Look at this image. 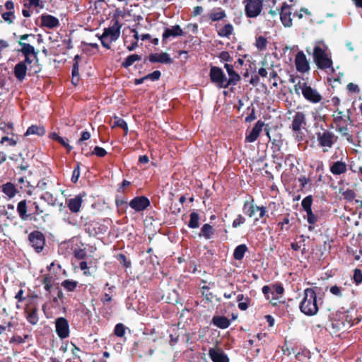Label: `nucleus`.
Listing matches in <instances>:
<instances>
[{
	"mask_svg": "<svg viewBox=\"0 0 362 362\" xmlns=\"http://www.w3.org/2000/svg\"><path fill=\"white\" fill-rule=\"evenodd\" d=\"M121 28L122 25L116 20L111 26L104 29L103 33L99 37L104 47L110 49L112 42H115L119 38Z\"/></svg>",
	"mask_w": 362,
	"mask_h": 362,
	"instance_id": "4",
	"label": "nucleus"
},
{
	"mask_svg": "<svg viewBox=\"0 0 362 362\" xmlns=\"http://www.w3.org/2000/svg\"><path fill=\"white\" fill-rule=\"evenodd\" d=\"M28 3L25 4V6L28 5L29 6L34 7H42V5L40 4V0H27Z\"/></svg>",
	"mask_w": 362,
	"mask_h": 362,
	"instance_id": "58",
	"label": "nucleus"
},
{
	"mask_svg": "<svg viewBox=\"0 0 362 362\" xmlns=\"http://www.w3.org/2000/svg\"><path fill=\"white\" fill-rule=\"evenodd\" d=\"M243 213L249 217H254L257 221L263 218L267 212L264 206H257L253 204V199L251 202H245L243 208Z\"/></svg>",
	"mask_w": 362,
	"mask_h": 362,
	"instance_id": "8",
	"label": "nucleus"
},
{
	"mask_svg": "<svg viewBox=\"0 0 362 362\" xmlns=\"http://www.w3.org/2000/svg\"><path fill=\"white\" fill-rule=\"evenodd\" d=\"M300 310L308 316L315 315L318 312L317 295L313 288H308L304 290V296L300 303Z\"/></svg>",
	"mask_w": 362,
	"mask_h": 362,
	"instance_id": "3",
	"label": "nucleus"
},
{
	"mask_svg": "<svg viewBox=\"0 0 362 362\" xmlns=\"http://www.w3.org/2000/svg\"><path fill=\"white\" fill-rule=\"evenodd\" d=\"M219 58L223 62H229L231 57L228 52H221L219 54Z\"/></svg>",
	"mask_w": 362,
	"mask_h": 362,
	"instance_id": "61",
	"label": "nucleus"
},
{
	"mask_svg": "<svg viewBox=\"0 0 362 362\" xmlns=\"http://www.w3.org/2000/svg\"><path fill=\"white\" fill-rule=\"evenodd\" d=\"M306 213H307V221H308V222L310 224H311V225L315 224L316 221H317V218L315 216V214L313 213L312 211H308Z\"/></svg>",
	"mask_w": 362,
	"mask_h": 362,
	"instance_id": "53",
	"label": "nucleus"
},
{
	"mask_svg": "<svg viewBox=\"0 0 362 362\" xmlns=\"http://www.w3.org/2000/svg\"><path fill=\"white\" fill-rule=\"evenodd\" d=\"M90 138V134L88 131H84L81 134V138L78 141V144H81L84 141L88 140Z\"/></svg>",
	"mask_w": 362,
	"mask_h": 362,
	"instance_id": "55",
	"label": "nucleus"
},
{
	"mask_svg": "<svg viewBox=\"0 0 362 362\" xmlns=\"http://www.w3.org/2000/svg\"><path fill=\"white\" fill-rule=\"evenodd\" d=\"M209 76L211 81L218 88H226L229 86L228 78L221 68L218 66H211L210 69Z\"/></svg>",
	"mask_w": 362,
	"mask_h": 362,
	"instance_id": "7",
	"label": "nucleus"
},
{
	"mask_svg": "<svg viewBox=\"0 0 362 362\" xmlns=\"http://www.w3.org/2000/svg\"><path fill=\"white\" fill-rule=\"evenodd\" d=\"M305 115L302 112H298L293 116L291 128L297 137L301 133V130L306 127Z\"/></svg>",
	"mask_w": 362,
	"mask_h": 362,
	"instance_id": "10",
	"label": "nucleus"
},
{
	"mask_svg": "<svg viewBox=\"0 0 362 362\" xmlns=\"http://www.w3.org/2000/svg\"><path fill=\"white\" fill-rule=\"evenodd\" d=\"M314 60L321 69H325L330 72L334 71L332 67V61L328 52L327 46L322 42H317L313 51Z\"/></svg>",
	"mask_w": 362,
	"mask_h": 362,
	"instance_id": "1",
	"label": "nucleus"
},
{
	"mask_svg": "<svg viewBox=\"0 0 362 362\" xmlns=\"http://www.w3.org/2000/svg\"><path fill=\"white\" fill-rule=\"evenodd\" d=\"M125 331L126 327L122 323H118L115 327L114 332L117 337H122L125 334Z\"/></svg>",
	"mask_w": 362,
	"mask_h": 362,
	"instance_id": "43",
	"label": "nucleus"
},
{
	"mask_svg": "<svg viewBox=\"0 0 362 362\" xmlns=\"http://www.w3.org/2000/svg\"><path fill=\"white\" fill-rule=\"evenodd\" d=\"M354 280L356 284L362 282V272L360 269H356L354 270Z\"/></svg>",
	"mask_w": 362,
	"mask_h": 362,
	"instance_id": "47",
	"label": "nucleus"
},
{
	"mask_svg": "<svg viewBox=\"0 0 362 362\" xmlns=\"http://www.w3.org/2000/svg\"><path fill=\"white\" fill-rule=\"evenodd\" d=\"M247 248L245 245H240L234 250L233 257L237 260H240L243 258Z\"/></svg>",
	"mask_w": 362,
	"mask_h": 362,
	"instance_id": "32",
	"label": "nucleus"
},
{
	"mask_svg": "<svg viewBox=\"0 0 362 362\" xmlns=\"http://www.w3.org/2000/svg\"><path fill=\"white\" fill-rule=\"evenodd\" d=\"M264 123L260 120L257 121L251 132L246 135L245 141L248 143L254 142L259 136V134L264 127Z\"/></svg>",
	"mask_w": 362,
	"mask_h": 362,
	"instance_id": "19",
	"label": "nucleus"
},
{
	"mask_svg": "<svg viewBox=\"0 0 362 362\" xmlns=\"http://www.w3.org/2000/svg\"><path fill=\"white\" fill-rule=\"evenodd\" d=\"M344 199L351 202L354 199L356 194L352 189H347L346 190L341 192Z\"/></svg>",
	"mask_w": 362,
	"mask_h": 362,
	"instance_id": "45",
	"label": "nucleus"
},
{
	"mask_svg": "<svg viewBox=\"0 0 362 362\" xmlns=\"http://www.w3.org/2000/svg\"><path fill=\"white\" fill-rule=\"evenodd\" d=\"M77 281L69 279L64 280L62 283V286L68 291H74L77 286Z\"/></svg>",
	"mask_w": 362,
	"mask_h": 362,
	"instance_id": "39",
	"label": "nucleus"
},
{
	"mask_svg": "<svg viewBox=\"0 0 362 362\" xmlns=\"http://www.w3.org/2000/svg\"><path fill=\"white\" fill-rule=\"evenodd\" d=\"M225 17H226L225 11L220 8H218L216 9L211 11V12L209 13V18L213 21H217L221 20Z\"/></svg>",
	"mask_w": 362,
	"mask_h": 362,
	"instance_id": "30",
	"label": "nucleus"
},
{
	"mask_svg": "<svg viewBox=\"0 0 362 362\" xmlns=\"http://www.w3.org/2000/svg\"><path fill=\"white\" fill-rule=\"evenodd\" d=\"M45 134L44 126L42 125H31L29 127L25 134V136L29 135H38L43 136Z\"/></svg>",
	"mask_w": 362,
	"mask_h": 362,
	"instance_id": "29",
	"label": "nucleus"
},
{
	"mask_svg": "<svg viewBox=\"0 0 362 362\" xmlns=\"http://www.w3.org/2000/svg\"><path fill=\"white\" fill-rule=\"evenodd\" d=\"M209 355L213 362H229V358L220 348H211Z\"/></svg>",
	"mask_w": 362,
	"mask_h": 362,
	"instance_id": "17",
	"label": "nucleus"
},
{
	"mask_svg": "<svg viewBox=\"0 0 362 362\" xmlns=\"http://www.w3.org/2000/svg\"><path fill=\"white\" fill-rule=\"evenodd\" d=\"M28 321L32 325H36L38 322V317L35 311L30 313L27 316Z\"/></svg>",
	"mask_w": 362,
	"mask_h": 362,
	"instance_id": "46",
	"label": "nucleus"
},
{
	"mask_svg": "<svg viewBox=\"0 0 362 362\" xmlns=\"http://www.w3.org/2000/svg\"><path fill=\"white\" fill-rule=\"evenodd\" d=\"M21 46V52L24 56H33L35 59H37V52L33 46L30 44L19 41Z\"/></svg>",
	"mask_w": 362,
	"mask_h": 362,
	"instance_id": "25",
	"label": "nucleus"
},
{
	"mask_svg": "<svg viewBox=\"0 0 362 362\" xmlns=\"http://www.w3.org/2000/svg\"><path fill=\"white\" fill-rule=\"evenodd\" d=\"M160 71H154L153 72L148 74L146 76V79H150L152 81H157L160 77Z\"/></svg>",
	"mask_w": 362,
	"mask_h": 362,
	"instance_id": "50",
	"label": "nucleus"
},
{
	"mask_svg": "<svg viewBox=\"0 0 362 362\" xmlns=\"http://www.w3.org/2000/svg\"><path fill=\"white\" fill-rule=\"evenodd\" d=\"M316 137L319 146L325 148L324 152L331 148L337 141V136L327 129H322V132H317Z\"/></svg>",
	"mask_w": 362,
	"mask_h": 362,
	"instance_id": "6",
	"label": "nucleus"
},
{
	"mask_svg": "<svg viewBox=\"0 0 362 362\" xmlns=\"http://www.w3.org/2000/svg\"><path fill=\"white\" fill-rule=\"evenodd\" d=\"M150 205V201L145 197H136L130 202L129 206L136 211L145 210Z\"/></svg>",
	"mask_w": 362,
	"mask_h": 362,
	"instance_id": "15",
	"label": "nucleus"
},
{
	"mask_svg": "<svg viewBox=\"0 0 362 362\" xmlns=\"http://www.w3.org/2000/svg\"><path fill=\"white\" fill-rule=\"evenodd\" d=\"M30 56H25V60L23 62H21L20 63H25V66H28L29 68V70L31 69V64L33 62V61L35 60V59L33 58V59H30ZM35 63H37V59H35Z\"/></svg>",
	"mask_w": 362,
	"mask_h": 362,
	"instance_id": "59",
	"label": "nucleus"
},
{
	"mask_svg": "<svg viewBox=\"0 0 362 362\" xmlns=\"http://www.w3.org/2000/svg\"><path fill=\"white\" fill-rule=\"evenodd\" d=\"M56 332L59 337L65 339L69 334V322L64 317H59L55 322Z\"/></svg>",
	"mask_w": 362,
	"mask_h": 362,
	"instance_id": "13",
	"label": "nucleus"
},
{
	"mask_svg": "<svg viewBox=\"0 0 362 362\" xmlns=\"http://www.w3.org/2000/svg\"><path fill=\"white\" fill-rule=\"evenodd\" d=\"M267 45V38L264 36H259L256 38L255 46L259 50H263Z\"/></svg>",
	"mask_w": 362,
	"mask_h": 362,
	"instance_id": "40",
	"label": "nucleus"
},
{
	"mask_svg": "<svg viewBox=\"0 0 362 362\" xmlns=\"http://www.w3.org/2000/svg\"><path fill=\"white\" fill-rule=\"evenodd\" d=\"M332 117V128H334L342 136H345L348 142L352 144L353 136L349 134L348 127L351 122L349 116L341 111L335 110Z\"/></svg>",
	"mask_w": 362,
	"mask_h": 362,
	"instance_id": "2",
	"label": "nucleus"
},
{
	"mask_svg": "<svg viewBox=\"0 0 362 362\" xmlns=\"http://www.w3.org/2000/svg\"><path fill=\"white\" fill-rule=\"evenodd\" d=\"M330 292L332 294H333L334 296H338V297H341L342 296V293H341V288L337 286H333L330 288Z\"/></svg>",
	"mask_w": 362,
	"mask_h": 362,
	"instance_id": "52",
	"label": "nucleus"
},
{
	"mask_svg": "<svg viewBox=\"0 0 362 362\" xmlns=\"http://www.w3.org/2000/svg\"><path fill=\"white\" fill-rule=\"evenodd\" d=\"M5 141L8 142V144L10 146H15L16 144V141L13 140V139H10L8 136H4L2 137L1 140V143L4 144Z\"/></svg>",
	"mask_w": 362,
	"mask_h": 362,
	"instance_id": "63",
	"label": "nucleus"
},
{
	"mask_svg": "<svg viewBox=\"0 0 362 362\" xmlns=\"http://www.w3.org/2000/svg\"><path fill=\"white\" fill-rule=\"evenodd\" d=\"M224 68L226 69L229 76L228 78V86L235 85L240 80V76L234 71V68L232 64H225Z\"/></svg>",
	"mask_w": 362,
	"mask_h": 362,
	"instance_id": "22",
	"label": "nucleus"
},
{
	"mask_svg": "<svg viewBox=\"0 0 362 362\" xmlns=\"http://www.w3.org/2000/svg\"><path fill=\"white\" fill-rule=\"evenodd\" d=\"M17 211H18V213L20 216V217L25 220L27 218L28 216H27V206H26V201L25 200H23V201H21L18 204V206H17Z\"/></svg>",
	"mask_w": 362,
	"mask_h": 362,
	"instance_id": "34",
	"label": "nucleus"
},
{
	"mask_svg": "<svg viewBox=\"0 0 362 362\" xmlns=\"http://www.w3.org/2000/svg\"><path fill=\"white\" fill-rule=\"evenodd\" d=\"M1 187V191L8 197V199L13 198L18 192L16 186L12 182H6Z\"/></svg>",
	"mask_w": 362,
	"mask_h": 362,
	"instance_id": "27",
	"label": "nucleus"
},
{
	"mask_svg": "<svg viewBox=\"0 0 362 362\" xmlns=\"http://www.w3.org/2000/svg\"><path fill=\"white\" fill-rule=\"evenodd\" d=\"M295 65L296 70L300 73H305L310 70L309 62L303 52H298L295 57Z\"/></svg>",
	"mask_w": 362,
	"mask_h": 362,
	"instance_id": "14",
	"label": "nucleus"
},
{
	"mask_svg": "<svg viewBox=\"0 0 362 362\" xmlns=\"http://www.w3.org/2000/svg\"><path fill=\"white\" fill-rule=\"evenodd\" d=\"M86 251L83 249H78V250H76L74 251V256L77 259H83L86 257Z\"/></svg>",
	"mask_w": 362,
	"mask_h": 362,
	"instance_id": "60",
	"label": "nucleus"
},
{
	"mask_svg": "<svg viewBox=\"0 0 362 362\" xmlns=\"http://www.w3.org/2000/svg\"><path fill=\"white\" fill-rule=\"evenodd\" d=\"M183 31L180 26L178 25H174L171 28H165L163 33V41H165L170 37H179L182 35Z\"/></svg>",
	"mask_w": 362,
	"mask_h": 362,
	"instance_id": "21",
	"label": "nucleus"
},
{
	"mask_svg": "<svg viewBox=\"0 0 362 362\" xmlns=\"http://www.w3.org/2000/svg\"><path fill=\"white\" fill-rule=\"evenodd\" d=\"M233 32V27L231 24L228 23L225 25L221 29L218 31V35L222 37H228Z\"/></svg>",
	"mask_w": 362,
	"mask_h": 362,
	"instance_id": "33",
	"label": "nucleus"
},
{
	"mask_svg": "<svg viewBox=\"0 0 362 362\" xmlns=\"http://www.w3.org/2000/svg\"><path fill=\"white\" fill-rule=\"evenodd\" d=\"M212 321L215 326L221 329H226L230 325V320L224 316H215Z\"/></svg>",
	"mask_w": 362,
	"mask_h": 362,
	"instance_id": "28",
	"label": "nucleus"
},
{
	"mask_svg": "<svg viewBox=\"0 0 362 362\" xmlns=\"http://www.w3.org/2000/svg\"><path fill=\"white\" fill-rule=\"evenodd\" d=\"M347 170L346 164L342 161L334 162L330 167V171L333 175H341Z\"/></svg>",
	"mask_w": 362,
	"mask_h": 362,
	"instance_id": "26",
	"label": "nucleus"
},
{
	"mask_svg": "<svg viewBox=\"0 0 362 362\" xmlns=\"http://www.w3.org/2000/svg\"><path fill=\"white\" fill-rule=\"evenodd\" d=\"M40 199L47 202L50 205L55 204L56 199L50 192H45L41 195Z\"/></svg>",
	"mask_w": 362,
	"mask_h": 362,
	"instance_id": "42",
	"label": "nucleus"
},
{
	"mask_svg": "<svg viewBox=\"0 0 362 362\" xmlns=\"http://www.w3.org/2000/svg\"><path fill=\"white\" fill-rule=\"evenodd\" d=\"M245 14L248 18L258 16L262 9L263 0H244Z\"/></svg>",
	"mask_w": 362,
	"mask_h": 362,
	"instance_id": "9",
	"label": "nucleus"
},
{
	"mask_svg": "<svg viewBox=\"0 0 362 362\" xmlns=\"http://www.w3.org/2000/svg\"><path fill=\"white\" fill-rule=\"evenodd\" d=\"M313 199L311 196H308L304 198L301 202V205L304 210L308 212L312 211L311 205H312Z\"/></svg>",
	"mask_w": 362,
	"mask_h": 362,
	"instance_id": "44",
	"label": "nucleus"
},
{
	"mask_svg": "<svg viewBox=\"0 0 362 362\" xmlns=\"http://www.w3.org/2000/svg\"><path fill=\"white\" fill-rule=\"evenodd\" d=\"M119 127L124 130L125 134L128 133V127L127 122L122 118L117 116L114 117V123L112 127Z\"/></svg>",
	"mask_w": 362,
	"mask_h": 362,
	"instance_id": "37",
	"label": "nucleus"
},
{
	"mask_svg": "<svg viewBox=\"0 0 362 362\" xmlns=\"http://www.w3.org/2000/svg\"><path fill=\"white\" fill-rule=\"evenodd\" d=\"M214 234V229L209 224H204L202 229L200 235L204 237L206 239H210Z\"/></svg>",
	"mask_w": 362,
	"mask_h": 362,
	"instance_id": "35",
	"label": "nucleus"
},
{
	"mask_svg": "<svg viewBox=\"0 0 362 362\" xmlns=\"http://www.w3.org/2000/svg\"><path fill=\"white\" fill-rule=\"evenodd\" d=\"M291 6L286 3H284L281 7L280 18L282 23L286 27H290L292 25V19L291 18Z\"/></svg>",
	"mask_w": 362,
	"mask_h": 362,
	"instance_id": "18",
	"label": "nucleus"
},
{
	"mask_svg": "<svg viewBox=\"0 0 362 362\" xmlns=\"http://www.w3.org/2000/svg\"><path fill=\"white\" fill-rule=\"evenodd\" d=\"M79 268L83 271V274L85 275H88L89 274V271H88V264L86 262H81L80 264H79Z\"/></svg>",
	"mask_w": 362,
	"mask_h": 362,
	"instance_id": "62",
	"label": "nucleus"
},
{
	"mask_svg": "<svg viewBox=\"0 0 362 362\" xmlns=\"http://www.w3.org/2000/svg\"><path fill=\"white\" fill-rule=\"evenodd\" d=\"M79 175H80V170H79V165L78 164L77 166L74 168V170L73 171V175L71 177L72 182H76L78 181Z\"/></svg>",
	"mask_w": 362,
	"mask_h": 362,
	"instance_id": "56",
	"label": "nucleus"
},
{
	"mask_svg": "<svg viewBox=\"0 0 362 362\" xmlns=\"http://www.w3.org/2000/svg\"><path fill=\"white\" fill-rule=\"evenodd\" d=\"M262 293L267 300L272 301L273 300H278L284 293V288L281 285L275 284L272 287L269 286H264L262 287Z\"/></svg>",
	"mask_w": 362,
	"mask_h": 362,
	"instance_id": "11",
	"label": "nucleus"
},
{
	"mask_svg": "<svg viewBox=\"0 0 362 362\" xmlns=\"http://www.w3.org/2000/svg\"><path fill=\"white\" fill-rule=\"evenodd\" d=\"M141 59V57L138 54H132L128 56L124 62H122V66L124 67H129L132 66L135 62L139 61Z\"/></svg>",
	"mask_w": 362,
	"mask_h": 362,
	"instance_id": "36",
	"label": "nucleus"
},
{
	"mask_svg": "<svg viewBox=\"0 0 362 362\" xmlns=\"http://www.w3.org/2000/svg\"><path fill=\"white\" fill-rule=\"evenodd\" d=\"M2 18L5 21H7L11 23L13 21V19L14 18V16L13 12L8 11L2 14Z\"/></svg>",
	"mask_w": 362,
	"mask_h": 362,
	"instance_id": "54",
	"label": "nucleus"
},
{
	"mask_svg": "<svg viewBox=\"0 0 362 362\" xmlns=\"http://www.w3.org/2000/svg\"><path fill=\"white\" fill-rule=\"evenodd\" d=\"M295 90L296 91L300 90L303 97L312 103H320L322 100V95L318 93V91L308 86L305 82L299 81L295 85Z\"/></svg>",
	"mask_w": 362,
	"mask_h": 362,
	"instance_id": "5",
	"label": "nucleus"
},
{
	"mask_svg": "<svg viewBox=\"0 0 362 362\" xmlns=\"http://www.w3.org/2000/svg\"><path fill=\"white\" fill-rule=\"evenodd\" d=\"M79 76L78 73V64L77 62H76L72 68V81L74 82V78H77Z\"/></svg>",
	"mask_w": 362,
	"mask_h": 362,
	"instance_id": "57",
	"label": "nucleus"
},
{
	"mask_svg": "<svg viewBox=\"0 0 362 362\" xmlns=\"http://www.w3.org/2000/svg\"><path fill=\"white\" fill-rule=\"evenodd\" d=\"M93 154H95L98 157H104L107 154V151L102 147L95 146L93 151Z\"/></svg>",
	"mask_w": 362,
	"mask_h": 362,
	"instance_id": "49",
	"label": "nucleus"
},
{
	"mask_svg": "<svg viewBox=\"0 0 362 362\" xmlns=\"http://www.w3.org/2000/svg\"><path fill=\"white\" fill-rule=\"evenodd\" d=\"M82 202V197L77 195L74 198L68 200L67 206L71 212L78 213L80 211Z\"/></svg>",
	"mask_w": 362,
	"mask_h": 362,
	"instance_id": "23",
	"label": "nucleus"
},
{
	"mask_svg": "<svg viewBox=\"0 0 362 362\" xmlns=\"http://www.w3.org/2000/svg\"><path fill=\"white\" fill-rule=\"evenodd\" d=\"M199 216L197 213L192 212L190 214V219L188 226L191 228H197L199 226Z\"/></svg>",
	"mask_w": 362,
	"mask_h": 362,
	"instance_id": "38",
	"label": "nucleus"
},
{
	"mask_svg": "<svg viewBox=\"0 0 362 362\" xmlns=\"http://www.w3.org/2000/svg\"><path fill=\"white\" fill-rule=\"evenodd\" d=\"M245 221V218L242 215H238L235 219L233 221V227L237 228L242 224H243Z\"/></svg>",
	"mask_w": 362,
	"mask_h": 362,
	"instance_id": "48",
	"label": "nucleus"
},
{
	"mask_svg": "<svg viewBox=\"0 0 362 362\" xmlns=\"http://www.w3.org/2000/svg\"><path fill=\"white\" fill-rule=\"evenodd\" d=\"M347 88L348 89L350 90V91H353V92H355V93H357L359 91V88H358V86L354 83H350L348 84L347 86Z\"/></svg>",
	"mask_w": 362,
	"mask_h": 362,
	"instance_id": "64",
	"label": "nucleus"
},
{
	"mask_svg": "<svg viewBox=\"0 0 362 362\" xmlns=\"http://www.w3.org/2000/svg\"><path fill=\"white\" fill-rule=\"evenodd\" d=\"M50 138L60 143L64 147H65L67 149L68 151H70L72 149V147L68 143V139L61 137L57 133H52L50 134Z\"/></svg>",
	"mask_w": 362,
	"mask_h": 362,
	"instance_id": "31",
	"label": "nucleus"
},
{
	"mask_svg": "<svg viewBox=\"0 0 362 362\" xmlns=\"http://www.w3.org/2000/svg\"><path fill=\"white\" fill-rule=\"evenodd\" d=\"M24 64L25 63H18L14 67V75L20 81L25 79L26 71L29 70V68L25 66Z\"/></svg>",
	"mask_w": 362,
	"mask_h": 362,
	"instance_id": "24",
	"label": "nucleus"
},
{
	"mask_svg": "<svg viewBox=\"0 0 362 362\" xmlns=\"http://www.w3.org/2000/svg\"><path fill=\"white\" fill-rule=\"evenodd\" d=\"M42 284L44 285L45 289L47 291L50 292L51 288H52V285H53L52 276H51L49 275L45 276L43 278V280H42Z\"/></svg>",
	"mask_w": 362,
	"mask_h": 362,
	"instance_id": "41",
	"label": "nucleus"
},
{
	"mask_svg": "<svg viewBox=\"0 0 362 362\" xmlns=\"http://www.w3.org/2000/svg\"><path fill=\"white\" fill-rule=\"evenodd\" d=\"M40 21L41 27H45L49 29H54L59 25V19L49 14H42L40 16Z\"/></svg>",
	"mask_w": 362,
	"mask_h": 362,
	"instance_id": "16",
	"label": "nucleus"
},
{
	"mask_svg": "<svg viewBox=\"0 0 362 362\" xmlns=\"http://www.w3.org/2000/svg\"><path fill=\"white\" fill-rule=\"evenodd\" d=\"M28 337V335H25L23 337L18 336V335H16V336H13L11 339L10 342L11 343H16V344H22V343L25 342V339H27Z\"/></svg>",
	"mask_w": 362,
	"mask_h": 362,
	"instance_id": "51",
	"label": "nucleus"
},
{
	"mask_svg": "<svg viewBox=\"0 0 362 362\" xmlns=\"http://www.w3.org/2000/svg\"><path fill=\"white\" fill-rule=\"evenodd\" d=\"M149 61L152 63L171 64L173 59L165 52L151 54L148 57Z\"/></svg>",
	"mask_w": 362,
	"mask_h": 362,
	"instance_id": "20",
	"label": "nucleus"
},
{
	"mask_svg": "<svg viewBox=\"0 0 362 362\" xmlns=\"http://www.w3.org/2000/svg\"><path fill=\"white\" fill-rule=\"evenodd\" d=\"M29 240L37 252L42 250L45 245V237L40 231H34L29 235Z\"/></svg>",
	"mask_w": 362,
	"mask_h": 362,
	"instance_id": "12",
	"label": "nucleus"
}]
</instances>
